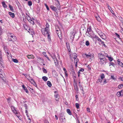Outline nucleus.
Wrapping results in <instances>:
<instances>
[{"label": "nucleus", "mask_w": 123, "mask_h": 123, "mask_svg": "<svg viewBox=\"0 0 123 123\" xmlns=\"http://www.w3.org/2000/svg\"><path fill=\"white\" fill-rule=\"evenodd\" d=\"M46 27L43 28L41 30V31L43 34L45 36L47 34L49 33V25L48 23H46L45 25Z\"/></svg>", "instance_id": "nucleus-1"}, {"label": "nucleus", "mask_w": 123, "mask_h": 123, "mask_svg": "<svg viewBox=\"0 0 123 123\" xmlns=\"http://www.w3.org/2000/svg\"><path fill=\"white\" fill-rule=\"evenodd\" d=\"M8 40L9 41H12L14 42L17 40L16 37L12 33H9L8 34Z\"/></svg>", "instance_id": "nucleus-2"}, {"label": "nucleus", "mask_w": 123, "mask_h": 123, "mask_svg": "<svg viewBox=\"0 0 123 123\" xmlns=\"http://www.w3.org/2000/svg\"><path fill=\"white\" fill-rule=\"evenodd\" d=\"M93 32H92L91 27L90 26L87 29V31H86V34L87 36L90 35L91 37L92 38L93 37L92 34Z\"/></svg>", "instance_id": "nucleus-3"}, {"label": "nucleus", "mask_w": 123, "mask_h": 123, "mask_svg": "<svg viewBox=\"0 0 123 123\" xmlns=\"http://www.w3.org/2000/svg\"><path fill=\"white\" fill-rule=\"evenodd\" d=\"M27 79L32 84H33V85L37 88L36 83L34 81L33 79L29 75Z\"/></svg>", "instance_id": "nucleus-4"}, {"label": "nucleus", "mask_w": 123, "mask_h": 123, "mask_svg": "<svg viewBox=\"0 0 123 123\" xmlns=\"http://www.w3.org/2000/svg\"><path fill=\"white\" fill-rule=\"evenodd\" d=\"M84 55H85L87 58L90 57V59H93L94 58V54L92 53L91 54L90 53H89L88 54H87L86 53L84 54L83 55L84 56Z\"/></svg>", "instance_id": "nucleus-5"}, {"label": "nucleus", "mask_w": 123, "mask_h": 123, "mask_svg": "<svg viewBox=\"0 0 123 123\" xmlns=\"http://www.w3.org/2000/svg\"><path fill=\"white\" fill-rule=\"evenodd\" d=\"M103 59H100L99 63L101 65H105L106 63L107 59L106 58H103Z\"/></svg>", "instance_id": "nucleus-6"}, {"label": "nucleus", "mask_w": 123, "mask_h": 123, "mask_svg": "<svg viewBox=\"0 0 123 123\" xmlns=\"http://www.w3.org/2000/svg\"><path fill=\"white\" fill-rule=\"evenodd\" d=\"M117 95L118 97H122L123 96V90H122L119 92H118Z\"/></svg>", "instance_id": "nucleus-7"}, {"label": "nucleus", "mask_w": 123, "mask_h": 123, "mask_svg": "<svg viewBox=\"0 0 123 123\" xmlns=\"http://www.w3.org/2000/svg\"><path fill=\"white\" fill-rule=\"evenodd\" d=\"M55 99L56 101H58L59 99V96L58 95V94L57 93L56 91L55 92Z\"/></svg>", "instance_id": "nucleus-8"}, {"label": "nucleus", "mask_w": 123, "mask_h": 123, "mask_svg": "<svg viewBox=\"0 0 123 123\" xmlns=\"http://www.w3.org/2000/svg\"><path fill=\"white\" fill-rule=\"evenodd\" d=\"M98 56L99 59H103V58H106L105 57V55L101 53H99L98 54Z\"/></svg>", "instance_id": "nucleus-9"}, {"label": "nucleus", "mask_w": 123, "mask_h": 123, "mask_svg": "<svg viewBox=\"0 0 123 123\" xmlns=\"http://www.w3.org/2000/svg\"><path fill=\"white\" fill-rule=\"evenodd\" d=\"M43 59L39 58V62H40V64L42 65H45V63H43Z\"/></svg>", "instance_id": "nucleus-10"}, {"label": "nucleus", "mask_w": 123, "mask_h": 123, "mask_svg": "<svg viewBox=\"0 0 123 123\" xmlns=\"http://www.w3.org/2000/svg\"><path fill=\"white\" fill-rule=\"evenodd\" d=\"M11 108L13 113H16L17 111L15 107L13 106H11Z\"/></svg>", "instance_id": "nucleus-11"}, {"label": "nucleus", "mask_w": 123, "mask_h": 123, "mask_svg": "<svg viewBox=\"0 0 123 123\" xmlns=\"http://www.w3.org/2000/svg\"><path fill=\"white\" fill-rule=\"evenodd\" d=\"M55 31L56 32V33L57 35H59V33H60L61 31L58 26H56L55 27Z\"/></svg>", "instance_id": "nucleus-12"}, {"label": "nucleus", "mask_w": 123, "mask_h": 123, "mask_svg": "<svg viewBox=\"0 0 123 123\" xmlns=\"http://www.w3.org/2000/svg\"><path fill=\"white\" fill-rule=\"evenodd\" d=\"M117 62L119 65L121 67L123 68V64L122 62H120V60L118 59L117 60Z\"/></svg>", "instance_id": "nucleus-13"}, {"label": "nucleus", "mask_w": 123, "mask_h": 123, "mask_svg": "<svg viewBox=\"0 0 123 123\" xmlns=\"http://www.w3.org/2000/svg\"><path fill=\"white\" fill-rule=\"evenodd\" d=\"M49 55L51 56V57L53 59V60L55 59H57L56 56L54 54H53L52 55L51 54H50L49 53Z\"/></svg>", "instance_id": "nucleus-14"}, {"label": "nucleus", "mask_w": 123, "mask_h": 123, "mask_svg": "<svg viewBox=\"0 0 123 123\" xmlns=\"http://www.w3.org/2000/svg\"><path fill=\"white\" fill-rule=\"evenodd\" d=\"M27 56L29 59H34V56L32 55H28Z\"/></svg>", "instance_id": "nucleus-15"}, {"label": "nucleus", "mask_w": 123, "mask_h": 123, "mask_svg": "<svg viewBox=\"0 0 123 123\" xmlns=\"http://www.w3.org/2000/svg\"><path fill=\"white\" fill-rule=\"evenodd\" d=\"M95 38L97 39V40L99 42V43H100L102 41L96 35H95Z\"/></svg>", "instance_id": "nucleus-16"}, {"label": "nucleus", "mask_w": 123, "mask_h": 123, "mask_svg": "<svg viewBox=\"0 0 123 123\" xmlns=\"http://www.w3.org/2000/svg\"><path fill=\"white\" fill-rule=\"evenodd\" d=\"M28 30H29L28 31V32H29L30 34L33 35L34 34V31L33 30H31L30 28L28 29Z\"/></svg>", "instance_id": "nucleus-17"}, {"label": "nucleus", "mask_w": 123, "mask_h": 123, "mask_svg": "<svg viewBox=\"0 0 123 123\" xmlns=\"http://www.w3.org/2000/svg\"><path fill=\"white\" fill-rule=\"evenodd\" d=\"M57 4H56V6L57 7L58 9H60V6L59 3V1L58 0H57Z\"/></svg>", "instance_id": "nucleus-18"}, {"label": "nucleus", "mask_w": 123, "mask_h": 123, "mask_svg": "<svg viewBox=\"0 0 123 123\" xmlns=\"http://www.w3.org/2000/svg\"><path fill=\"white\" fill-rule=\"evenodd\" d=\"M54 63H55V66H58V64L59 61L57 60V59H56L54 60Z\"/></svg>", "instance_id": "nucleus-19"}, {"label": "nucleus", "mask_w": 123, "mask_h": 123, "mask_svg": "<svg viewBox=\"0 0 123 123\" xmlns=\"http://www.w3.org/2000/svg\"><path fill=\"white\" fill-rule=\"evenodd\" d=\"M22 86L23 89L27 93H28V91L26 87L24 85H22Z\"/></svg>", "instance_id": "nucleus-20"}, {"label": "nucleus", "mask_w": 123, "mask_h": 123, "mask_svg": "<svg viewBox=\"0 0 123 123\" xmlns=\"http://www.w3.org/2000/svg\"><path fill=\"white\" fill-rule=\"evenodd\" d=\"M8 13L12 17L14 18V17L15 15L14 13L9 12H8Z\"/></svg>", "instance_id": "nucleus-21"}, {"label": "nucleus", "mask_w": 123, "mask_h": 123, "mask_svg": "<svg viewBox=\"0 0 123 123\" xmlns=\"http://www.w3.org/2000/svg\"><path fill=\"white\" fill-rule=\"evenodd\" d=\"M50 8L52 9L54 11H56L57 10V8L53 6H51Z\"/></svg>", "instance_id": "nucleus-22"}, {"label": "nucleus", "mask_w": 123, "mask_h": 123, "mask_svg": "<svg viewBox=\"0 0 123 123\" xmlns=\"http://www.w3.org/2000/svg\"><path fill=\"white\" fill-rule=\"evenodd\" d=\"M24 26L25 29L27 31H28L29 30H28V29L29 28L28 27L26 24H25L24 25Z\"/></svg>", "instance_id": "nucleus-23"}, {"label": "nucleus", "mask_w": 123, "mask_h": 123, "mask_svg": "<svg viewBox=\"0 0 123 123\" xmlns=\"http://www.w3.org/2000/svg\"><path fill=\"white\" fill-rule=\"evenodd\" d=\"M50 32L48 34H47L46 35H47L48 39L49 41L51 40L50 36Z\"/></svg>", "instance_id": "nucleus-24"}, {"label": "nucleus", "mask_w": 123, "mask_h": 123, "mask_svg": "<svg viewBox=\"0 0 123 123\" xmlns=\"http://www.w3.org/2000/svg\"><path fill=\"white\" fill-rule=\"evenodd\" d=\"M2 6L4 8H6L7 7V6L5 4V2L4 1H3L2 2Z\"/></svg>", "instance_id": "nucleus-25"}, {"label": "nucleus", "mask_w": 123, "mask_h": 123, "mask_svg": "<svg viewBox=\"0 0 123 123\" xmlns=\"http://www.w3.org/2000/svg\"><path fill=\"white\" fill-rule=\"evenodd\" d=\"M34 19H31L29 21L30 23L31 24L33 25H34Z\"/></svg>", "instance_id": "nucleus-26"}, {"label": "nucleus", "mask_w": 123, "mask_h": 123, "mask_svg": "<svg viewBox=\"0 0 123 123\" xmlns=\"http://www.w3.org/2000/svg\"><path fill=\"white\" fill-rule=\"evenodd\" d=\"M9 7L12 11V12H14V10L13 8V7L12 6H11L10 5H9Z\"/></svg>", "instance_id": "nucleus-27"}, {"label": "nucleus", "mask_w": 123, "mask_h": 123, "mask_svg": "<svg viewBox=\"0 0 123 123\" xmlns=\"http://www.w3.org/2000/svg\"><path fill=\"white\" fill-rule=\"evenodd\" d=\"M78 61V59L76 58V59H74V63H75V66H76V67L77 66V62Z\"/></svg>", "instance_id": "nucleus-28"}, {"label": "nucleus", "mask_w": 123, "mask_h": 123, "mask_svg": "<svg viewBox=\"0 0 123 123\" xmlns=\"http://www.w3.org/2000/svg\"><path fill=\"white\" fill-rule=\"evenodd\" d=\"M106 56L108 58L110 62H111L113 60V58L111 57L108 56V55H106Z\"/></svg>", "instance_id": "nucleus-29"}, {"label": "nucleus", "mask_w": 123, "mask_h": 123, "mask_svg": "<svg viewBox=\"0 0 123 123\" xmlns=\"http://www.w3.org/2000/svg\"><path fill=\"white\" fill-rule=\"evenodd\" d=\"M67 113L70 115H72L71 112L70 110L69 109H68L67 110Z\"/></svg>", "instance_id": "nucleus-30"}, {"label": "nucleus", "mask_w": 123, "mask_h": 123, "mask_svg": "<svg viewBox=\"0 0 123 123\" xmlns=\"http://www.w3.org/2000/svg\"><path fill=\"white\" fill-rule=\"evenodd\" d=\"M42 79L44 81H46L48 79V78L46 76H44L43 77Z\"/></svg>", "instance_id": "nucleus-31"}, {"label": "nucleus", "mask_w": 123, "mask_h": 123, "mask_svg": "<svg viewBox=\"0 0 123 123\" xmlns=\"http://www.w3.org/2000/svg\"><path fill=\"white\" fill-rule=\"evenodd\" d=\"M47 85L49 87H50L52 86V84L51 82L49 81H48L47 82Z\"/></svg>", "instance_id": "nucleus-32"}, {"label": "nucleus", "mask_w": 123, "mask_h": 123, "mask_svg": "<svg viewBox=\"0 0 123 123\" xmlns=\"http://www.w3.org/2000/svg\"><path fill=\"white\" fill-rule=\"evenodd\" d=\"M98 34L100 36V37L101 38H102V39H104L105 38H104V35H103V33H101V35H100V34H99V33H98Z\"/></svg>", "instance_id": "nucleus-33"}, {"label": "nucleus", "mask_w": 123, "mask_h": 123, "mask_svg": "<svg viewBox=\"0 0 123 123\" xmlns=\"http://www.w3.org/2000/svg\"><path fill=\"white\" fill-rule=\"evenodd\" d=\"M26 18L28 21H30L31 19V18L28 15L26 16Z\"/></svg>", "instance_id": "nucleus-34"}, {"label": "nucleus", "mask_w": 123, "mask_h": 123, "mask_svg": "<svg viewBox=\"0 0 123 123\" xmlns=\"http://www.w3.org/2000/svg\"><path fill=\"white\" fill-rule=\"evenodd\" d=\"M102 79H98L97 81V82L98 83H101L102 82Z\"/></svg>", "instance_id": "nucleus-35"}, {"label": "nucleus", "mask_w": 123, "mask_h": 123, "mask_svg": "<svg viewBox=\"0 0 123 123\" xmlns=\"http://www.w3.org/2000/svg\"><path fill=\"white\" fill-rule=\"evenodd\" d=\"M43 71L44 73H47V71L46 69L44 68H42Z\"/></svg>", "instance_id": "nucleus-36"}, {"label": "nucleus", "mask_w": 123, "mask_h": 123, "mask_svg": "<svg viewBox=\"0 0 123 123\" xmlns=\"http://www.w3.org/2000/svg\"><path fill=\"white\" fill-rule=\"evenodd\" d=\"M27 116L28 118V122L29 123H30L31 121V120L30 118V117L28 116V115H27Z\"/></svg>", "instance_id": "nucleus-37"}, {"label": "nucleus", "mask_w": 123, "mask_h": 123, "mask_svg": "<svg viewBox=\"0 0 123 123\" xmlns=\"http://www.w3.org/2000/svg\"><path fill=\"white\" fill-rule=\"evenodd\" d=\"M65 118L64 117H62L61 119V121L62 122H65Z\"/></svg>", "instance_id": "nucleus-38"}, {"label": "nucleus", "mask_w": 123, "mask_h": 123, "mask_svg": "<svg viewBox=\"0 0 123 123\" xmlns=\"http://www.w3.org/2000/svg\"><path fill=\"white\" fill-rule=\"evenodd\" d=\"M101 79L102 80L105 78V75L104 74H101L100 75Z\"/></svg>", "instance_id": "nucleus-39"}, {"label": "nucleus", "mask_w": 123, "mask_h": 123, "mask_svg": "<svg viewBox=\"0 0 123 123\" xmlns=\"http://www.w3.org/2000/svg\"><path fill=\"white\" fill-rule=\"evenodd\" d=\"M2 62V56L1 55H0V63L1 64Z\"/></svg>", "instance_id": "nucleus-40"}, {"label": "nucleus", "mask_w": 123, "mask_h": 123, "mask_svg": "<svg viewBox=\"0 0 123 123\" xmlns=\"http://www.w3.org/2000/svg\"><path fill=\"white\" fill-rule=\"evenodd\" d=\"M123 87V84H121L118 86V87L119 89L122 88Z\"/></svg>", "instance_id": "nucleus-41"}, {"label": "nucleus", "mask_w": 123, "mask_h": 123, "mask_svg": "<svg viewBox=\"0 0 123 123\" xmlns=\"http://www.w3.org/2000/svg\"><path fill=\"white\" fill-rule=\"evenodd\" d=\"M109 64H110L109 65L110 66L111 65H112L114 67L115 65V64L113 62H110Z\"/></svg>", "instance_id": "nucleus-42"}, {"label": "nucleus", "mask_w": 123, "mask_h": 123, "mask_svg": "<svg viewBox=\"0 0 123 123\" xmlns=\"http://www.w3.org/2000/svg\"><path fill=\"white\" fill-rule=\"evenodd\" d=\"M7 54L6 55L8 57H9L10 56V52L9 51H8L6 53Z\"/></svg>", "instance_id": "nucleus-43"}, {"label": "nucleus", "mask_w": 123, "mask_h": 123, "mask_svg": "<svg viewBox=\"0 0 123 123\" xmlns=\"http://www.w3.org/2000/svg\"><path fill=\"white\" fill-rule=\"evenodd\" d=\"M14 113L15 114L16 116H17V117H19V113L17 111L16 113Z\"/></svg>", "instance_id": "nucleus-44"}, {"label": "nucleus", "mask_w": 123, "mask_h": 123, "mask_svg": "<svg viewBox=\"0 0 123 123\" xmlns=\"http://www.w3.org/2000/svg\"><path fill=\"white\" fill-rule=\"evenodd\" d=\"M28 4L29 6H31L32 5V3L31 1H29L28 2Z\"/></svg>", "instance_id": "nucleus-45"}, {"label": "nucleus", "mask_w": 123, "mask_h": 123, "mask_svg": "<svg viewBox=\"0 0 123 123\" xmlns=\"http://www.w3.org/2000/svg\"><path fill=\"white\" fill-rule=\"evenodd\" d=\"M13 61L15 63H18V61L16 59H13Z\"/></svg>", "instance_id": "nucleus-46"}, {"label": "nucleus", "mask_w": 123, "mask_h": 123, "mask_svg": "<svg viewBox=\"0 0 123 123\" xmlns=\"http://www.w3.org/2000/svg\"><path fill=\"white\" fill-rule=\"evenodd\" d=\"M86 45L87 46H89V43L88 41H86Z\"/></svg>", "instance_id": "nucleus-47"}, {"label": "nucleus", "mask_w": 123, "mask_h": 123, "mask_svg": "<svg viewBox=\"0 0 123 123\" xmlns=\"http://www.w3.org/2000/svg\"><path fill=\"white\" fill-rule=\"evenodd\" d=\"M75 105L76 107V108L78 109L79 108V104L78 103H76L75 104Z\"/></svg>", "instance_id": "nucleus-48"}, {"label": "nucleus", "mask_w": 123, "mask_h": 123, "mask_svg": "<svg viewBox=\"0 0 123 123\" xmlns=\"http://www.w3.org/2000/svg\"><path fill=\"white\" fill-rule=\"evenodd\" d=\"M115 34L116 35V36L117 37H118L119 39H121V38H120V36L119 35L117 34V33H115Z\"/></svg>", "instance_id": "nucleus-49"}, {"label": "nucleus", "mask_w": 123, "mask_h": 123, "mask_svg": "<svg viewBox=\"0 0 123 123\" xmlns=\"http://www.w3.org/2000/svg\"><path fill=\"white\" fill-rule=\"evenodd\" d=\"M2 30L1 27V26H0V35H1V34L2 33Z\"/></svg>", "instance_id": "nucleus-50"}, {"label": "nucleus", "mask_w": 123, "mask_h": 123, "mask_svg": "<svg viewBox=\"0 0 123 123\" xmlns=\"http://www.w3.org/2000/svg\"><path fill=\"white\" fill-rule=\"evenodd\" d=\"M111 79H112L114 80H116V78L114 77V76L113 75H111Z\"/></svg>", "instance_id": "nucleus-51"}, {"label": "nucleus", "mask_w": 123, "mask_h": 123, "mask_svg": "<svg viewBox=\"0 0 123 123\" xmlns=\"http://www.w3.org/2000/svg\"><path fill=\"white\" fill-rule=\"evenodd\" d=\"M3 72L2 73H0V77L1 78H2L4 77L3 75Z\"/></svg>", "instance_id": "nucleus-52"}, {"label": "nucleus", "mask_w": 123, "mask_h": 123, "mask_svg": "<svg viewBox=\"0 0 123 123\" xmlns=\"http://www.w3.org/2000/svg\"><path fill=\"white\" fill-rule=\"evenodd\" d=\"M45 4V5L47 8V10L49 11V8L48 7V6L46 4Z\"/></svg>", "instance_id": "nucleus-53"}, {"label": "nucleus", "mask_w": 123, "mask_h": 123, "mask_svg": "<svg viewBox=\"0 0 123 123\" xmlns=\"http://www.w3.org/2000/svg\"><path fill=\"white\" fill-rule=\"evenodd\" d=\"M101 43L102 45L103 46L105 47H106V46L104 42H103L102 41L101 43Z\"/></svg>", "instance_id": "nucleus-54"}, {"label": "nucleus", "mask_w": 123, "mask_h": 123, "mask_svg": "<svg viewBox=\"0 0 123 123\" xmlns=\"http://www.w3.org/2000/svg\"><path fill=\"white\" fill-rule=\"evenodd\" d=\"M74 37V36L73 35V36H71L70 37V38L72 39V41H73Z\"/></svg>", "instance_id": "nucleus-55"}, {"label": "nucleus", "mask_w": 123, "mask_h": 123, "mask_svg": "<svg viewBox=\"0 0 123 123\" xmlns=\"http://www.w3.org/2000/svg\"><path fill=\"white\" fill-rule=\"evenodd\" d=\"M4 49L5 52L6 51H7V50L9 49H8L7 48V47L6 46H5L4 47Z\"/></svg>", "instance_id": "nucleus-56"}, {"label": "nucleus", "mask_w": 123, "mask_h": 123, "mask_svg": "<svg viewBox=\"0 0 123 123\" xmlns=\"http://www.w3.org/2000/svg\"><path fill=\"white\" fill-rule=\"evenodd\" d=\"M79 85L80 87V90H82L84 92V91L83 90V87H82V86L81 85Z\"/></svg>", "instance_id": "nucleus-57"}, {"label": "nucleus", "mask_w": 123, "mask_h": 123, "mask_svg": "<svg viewBox=\"0 0 123 123\" xmlns=\"http://www.w3.org/2000/svg\"><path fill=\"white\" fill-rule=\"evenodd\" d=\"M115 16V14L114 13L113 11L111 9V10L110 11Z\"/></svg>", "instance_id": "nucleus-58"}, {"label": "nucleus", "mask_w": 123, "mask_h": 123, "mask_svg": "<svg viewBox=\"0 0 123 123\" xmlns=\"http://www.w3.org/2000/svg\"><path fill=\"white\" fill-rule=\"evenodd\" d=\"M7 100L8 103H10L11 101V98H8L7 99Z\"/></svg>", "instance_id": "nucleus-59"}, {"label": "nucleus", "mask_w": 123, "mask_h": 123, "mask_svg": "<svg viewBox=\"0 0 123 123\" xmlns=\"http://www.w3.org/2000/svg\"><path fill=\"white\" fill-rule=\"evenodd\" d=\"M75 97L76 98V101H78L79 100L78 96L77 95H75Z\"/></svg>", "instance_id": "nucleus-60"}, {"label": "nucleus", "mask_w": 123, "mask_h": 123, "mask_svg": "<svg viewBox=\"0 0 123 123\" xmlns=\"http://www.w3.org/2000/svg\"><path fill=\"white\" fill-rule=\"evenodd\" d=\"M96 19H97V20L98 21H100V18L99 17H96Z\"/></svg>", "instance_id": "nucleus-61"}, {"label": "nucleus", "mask_w": 123, "mask_h": 123, "mask_svg": "<svg viewBox=\"0 0 123 123\" xmlns=\"http://www.w3.org/2000/svg\"><path fill=\"white\" fill-rule=\"evenodd\" d=\"M119 79L120 80L123 81V78L121 77H120L119 78Z\"/></svg>", "instance_id": "nucleus-62"}, {"label": "nucleus", "mask_w": 123, "mask_h": 123, "mask_svg": "<svg viewBox=\"0 0 123 123\" xmlns=\"http://www.w3.org/2000/svg\"><path fill=\"white\" fill-rule=\"evenodd\" d=\"M86 110H87V111L88 112H90V109L89 108H87Z\"/></svg>", "instance_id": "nucleus-63"}, {"label": "nucleus", "mask_w": 123, "mask_h": 123, "mask_svg": "<svg viewBox=\"0 0 123 123\" xmlns=\"http://www.w3.org/2000/svg\"><path fill=\"white\" fill-rule=\"evenodd\" d=\"M120 20L122 22V23L123 24V19L122 18H121L120 19Z\"/></svg>", "instance_id": "nucleus-64"}]
</instances>
